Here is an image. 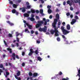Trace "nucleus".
<instances>
[{
    "label": "nucleus",
    "mask_w": 80,
    "mask_h": 80,
    "mask_svg": "<svg viewBox=\"0 0 80 80\" xmlns=\"http://www.w3.org/2000/svg\"><path fill=\"white\" fill-rule=\"evenodd\" d=\"M26 4L27 5H30V4L29 3V2H26Z\"/></svg>",
    "instance_id": "680f3d73"
},
{
    "label": "nucleus",
    "mask_w": 80,
    "mask_h": 80,
    "mask_svg": "<svg viewBox=\"0 0 80 80\" xmlns=\"http://www.w3.org/2000/svg\"><path fill=\"white\" fill-rule=\"evenodd\" d=\"M32 72H29V76H32Z\"/></svg>",
    "instance_id": "c9c22d12"
},
{
    "label": "nucleus",
    "mask_w": 80,
    "mask_h": 80,
    "mask_svg": "<svg viewBox=\"0 0 80 80\" xmlns=\"http://www.w3.org/2000/svg\"><path fill=\"white\" fill-rule=\"evenodd\" d=\"M28 29H27V28H26L25 29V32H28Z\"/></svg>",
    "instance_id": "338daca9"
},
{
    "label": "nucleus",
    "mask_w": 80,
    "mask_h": 80,
    "mask_svg": "<svg viewBox=\"0 0 80 80\" xmlns=\"http://www.w3.org/2000/svg\"><path fill=\"white\" fill-rule=\"evenodd\" d=\"M17 12L16 10L15 9H13L12 10V13H15L16 12Z\"/></svg>",
    "instance_id": "5701e85b"
},
{
    "label": "nucleus",
    "mask_w": 80,
    "mask_h": 80,
    "mask_svg": "<svg viewBox=\"0 0 80 80\" xmlns=\"http://www.w3.org/2000/svg\"><path fill=\"white\" fill-rule=\"evenodd\" d=\"M77 76H78L79 78H80V70L78 71V74H77Z\"/></svg>",
    "instance_id": "cd10ccee"
},
{
    "label": "nucleus",
    "mask_w": 80,
    "mask_h": 80,
    "mask_svg": "<svg viewBox=\"0 0 80 80\" xmlns=\"http://www.w3.org/2000/svg\"><path fill=\"white\" fill-rule=\"evenodd\" d=\"M16 58H17L18 59H19V57H18V55H16Z\"/></svg>",
    "instance_id": "5fc2aeb1"
},
{
    "label": "nucleus",
    "mask_w": 80,
    "mask_h": 80,
    "mask_svg": "<svg viewBox=\"0 0 80 80\" xmlns=\"http://www.w3.org/2000/svg\"><path fill=\"white\" fill-rule=\"evenodd\" d=\"M49 18L51 19V18H52V16L51 15L49 16Z\"/></svg>",
    "instance_id": "0e129e2a"
},
{
    "label": "nucleus",
    "mask_w": 80,
    "mask_h": 80,
    "mask_svg": "<svg viewBox=\"0 0 80 80\" xmlns=\"http://www.w3.org/2000/svg\"><path fill=\"white\" fill-rule=\"evenodd\" d=\"M72 21L75 23V22H77V20L75 19H73L72 20Z\"/></svg>",
    "instance_id": "7c9ffc66"
},
{
    "label": "nucleus",
    "mask_w": 80,
    "mask_h": 80,
    "mask_svg": "<svg viewBox=\"0 0 80 80\" xmlns=\"http://www.w3.org/2000/svg\"><path fill=\"white\" fill-rule=\"evenodd\" d=\"M30 52H32V53H34V51H33V49L32 48H31L30 49Z\"/></svg>",
    "instance_id": "a19ab883"
},
{
    "label": "nucleus",
    "mask_w": 80,
    "mask_h": 80,
    "mask_svg": "<svg viewBox=\"0 0 80 80\" xmlns=\"http://www.w3.org/2000/svg\"><path fill=\"white\" fill-rule=\"evenodd\" d=\"M12 57L13 58V60H15V53H13Z\"/></svg>",
    "instance_id": "2eb2a0df"
},
{
    "label": "nucleus",
    "mask_w": 80,
    "mask_h": 80,
    "mask_svg": "<svg viewBox=\"0 0 80 80\" xmlns=\"http://www.w3.org/2000/svg\"><path fill=\"white\" fill-rule=\"evenodd\" d=\"M25 63L24 62H23L22 63V67H24V66H25Z\"/></svg>",
    "instance_id": "603ef678"
},
{
    "label": "nucleus",
    "mask_w": 80,
    "mask_h": 80,
    "mask_svg": "<svg viewBox=\"0 0 80 80\" xmlns=\"http://www.w3.org/2000/svg\"><path fill=\"white\" fill-rule=\"evenodd\" d=\"M61 29L62 30V33L64 35H67V34H68V33H69L70 32V31L65 29V28L63 26H61Z\"/></svg>",
    "instance_id": "f257e3e1"
},
{
    "label": "nucleus",
    "mask_w": 80,
    "mask_h": 80,
    "mask_svg": "<svg viewBox=\"0 0 80 80\" xmlns=\"http://www.w3.org/2000/svg\"><path fill=\"white\" fill-rule=\"evenodd\" d=\"M36 20H40V18L37 16H36Z\"/></svg>",
    "instance_id": "4c0bfd02"
},
{
    "label": "nucleus",
    "mask_w": 80,
    "mask_h": 80,
    "mask_svg": "<svg viewBox=\"0 0 80 80\" xmlns=\"http://www.w3.org/2000/svg\"><path fill=\"white\" fill-rule=\"evenodd\" d=\"M58 28H60V26H60V25H61V22H59L58 23Z\"/></svg>",
    "instance_id": "473e14b6"
},
{
    "label": "nucleus",
    "mask_w": 80,
    "mask_h": 80,
    "mask_svg": "<svg viewBox=\"0 0 80 80\" xmlns=\"http://www.w3.org/2000/svg\"><path fill=\"white\" fill-rule=\"evenodd\" d=\"M69 79V78H68L67 77L66 78H63L62 80H68Z\"/></svg>",
    "instance_id": "f704fd0d"
},
{
    "label": "nucleus",
    "mask_w": 80,
    "mask_h": 80,
    "mask_svg": "<svg viewBox=\"0 0 80 80\" xmlns=\"http://www.w3.org/2000/svg\"><path fill=\"white\" fill-rule=\"evenodd\" d=\"M8 63L9 66H11V67H12V63Z\"/></svg>",
    "instance_id": "4d7b16f0"
},
{
    "label": "nucleus",
    "mask_w": 80,
    "mask_h": 80,
    "mask_svg": "<svg viewBox=\"0 0 80 80\" xmlns=\"http://www.w3.org/2000/svg\"><path fill=\"white\" fill-rule=\"evenodd\" d=\"M48 13L50 14L52 13V11L51 10V9H48Z\"/></svg>",
    "instance_id": "6ab92c4d"
},
{
    "label": "nucleus",
    "mask_w": 80,
    "mask_h": 80,
    "mask_svg": "<svg viewBox=\"0 0 80 80\" xmlns=\"http://www.w3.org/2000/svg\"><path fill=\"white\" fill-rule=\"evenodd\" d=\"M57 21L58 20L57 19H55L54 20L53 23L52 24V25H56Z\"/></svg>",
    "instance_id": "0eeeda50"
},
{
    "label": "nucleus",
    "mask_w": 80,
    "mask_h": 80,
    "mask_svg": "<svg viewBox=\"0 0 80 80\" xmlns=\"http://www.w3.org/2000/svg\"><path fill=\"white\" fill-rule=\"evenodd\" d=\"M19 10H22V12L23 13H24V12H25V11H26V9H25V7H22L20 8H19Z\"/></svg>",
    "instance_id": "39448f33"
},
{
    "label": "nucleus",
    "mask_w": 80,
    "mask_h": 80,
    "mask_svg": "<svg viewBox=\"0 0 80 80\" xmlns=\"http://www.w3.org/2000/svg\"><path fill=\"white\" fill-rule=\"evenodd\" d=\"M67 30H70V26L69 24H68L67 25Z\"/></svg>",
    "instance_id": "1a4fd4ad"
},
{
    "label": "nucleus",
    "mask_w": 80,
    "mask_h": 80,
    "mask_svg": "<svg viewBox=\"0 0 80 80\" xmlns=\"http://www.w3.org/2000/svg\"><path fill=\"white\" fill-rule=\"evenodd\" d=\"M31 33L32 34H33L34 33V31H33V30H32L31 31Z\"/></svg>",
    "instance_id": "49530a36"
},
{
    "label": "nucleus",
    "mask_w": 80,
    "mask_h": 80,
    "mask_svg": "<svg viewBox=\"0 0 80 80\" xmlns=\"http://www.w3.org/2000/svg\"><path fill=\"white\" fill-rule=\"evenodd\" d=\"M16 13V14L17 15H18V14H19V13H18V12H17L16 11V13Z\"/></svg>",
    "instance_id": "bf43d9fd"
},
{
    "label": "nucleus",
    "mask_w": 80,
    "mask_h": 80,
    "mask_svg": "<svg viewBox=\"0 0 80 80\" xmlns=\"http://www.w3.org/2000/svg\"><path fill=\"white\" fill-rule=\"evenodd\" d=\"M6 75H9V72H6Z\"/></svg>",
    "instance_id": "de8ad7c7"
},
{
    "label": "nucleus",
    "mask_w": 80,
    "mask_h": 80,
    "mask_svg": "<svg viewBox=\"0 0 80 80\" xmlns=\"http://www.w3.org/2000/svg\"><path fill=\"white\" fill-rule=\"evenodd\" d=\"M33 53V52H30L29 53L28 55H29V56H31V55H32Z\"/></svg>",
    "instance_id": "c756f323"
},
{
    "label": "nucleus",
    "mask_w": 80,
    "mask_h": 80,
    "mask_svg": "<svg viewBox=\"0 0 80 80\" xmlns=\"http://www.w3.org/2000/svg\"><path fill=\"white\" fill-rule=\"evenodd\" d=\"M40 0L42 3H44V1H43V0Z\"/></svg>",
    "instance_id": "052dcab7"
},
{
    "label": "nucleus",
    "mask_w": 80,
    "mask_h": 80,
    "mask_svg": "<svg viewBox=\"0 0 80 80\" xmlns=\"http://www.w3.org/2000/svg\"><path fill=\"white\" fill-rule=\"evenodd\" d=\"M50 32L51 34L52 35H53V34H54V33H55V31H54V30H50Z\"/></svg>",
    "instance_id": "f3484780"
},
{
    "label": "nucleus",
    "mask_w": 80,
    "mask_h": 80,
    "mask_svg": "<svg viewBox=\"0 0 80 80\" xmlns=\"http://www.w3.org/2000/svg\"><path fill=\"white\" fill-rule=\"evenodd\" d=\"M47 27L46 26H44V27L42 28H41L38 29V30L40 32H43L44 33L47 32Z\"/></svg>",
    "instance_id": "7ed1b4c3"
},
{
    "label": "nucleus",
    "mask_w": 80,
    "mask_h": 80,
    "mask_svg": "<svg viewBox=\"0 0 80 80\" xmlns=\"http://www.w3.org/2000/svg\"><path fill=\"white\" fill-rule=\"evenodd\" d=\"M25 52H22V56H24V55H25Z\"/></svg>",
    "instance_id": "3c124183"
},
{
    "label": "nucleus",
    "mask_w": 80,
    "mask_h": 80,
    "mask_svg": "<svg viewBox=\"0 0 80 80\" xmlns=\"http://www.w3.org/2000/svg\"><path fill=\"white\" fill-rule=\"evenodd\" d=\"M27 8H25L26 9H27V8L28 9H30V8H31V6L30 5H28L27 6Z\"/></svg>",
    "instance_id": "393cba45"
},
{
    "label": "nucleus",
    "mask_w": 80,
    "mask_h": 80,
    "mask_svg": "<svg viewBox=\"0 0 80 80\" xmlns=\"http://www.w3.org/2000/svg\"><path fill=\"white\" fill-rule=\"evenodd\" d=\"M16 37H18V35H20V33H18V32H16Z\"/></svg>",
    "instance_id": "e433bc0d"
},
{
    "label": "nucleus",
    "mask_w": 80,
    "mask_h": 80,
    "mask_svg": "<svg viewBox=\"0 0 80 80\" xmlns=\"http://www.w3.org/2000/svg\"><path fill=\"white\" fill-rule=\"evenodd\" d=\"M38 75V73H34L33 74V77H37Z\"/></svg>",
    "instance_id": "a211bd4d"
},
{
    "label": "nucleus",
    "mask_w": 80,
    "mask_h": 80,
    "mask_svg": "<svg viewBox=\"0 0 80 80\" xmlns=\"http://www.w3.org/2000/svg\"><path fill=\"white\" fill-rule=\"evenodd\" d=\"M26 24L27 26H28L29 29H32V26L30 25V24L28 23H26Z\"/></svg>",
    "instance_id": "6e6552de"
},
{
    "label": "nucleus",
    "mask_w": 80,
    "mask_h": 80,
    "mask_svg": "<svg viewBox=\"0 0 80 80\" xmlns=\"http://www.w3.org/2000/svg\"><path fill=\"white\" fill-rule=\"evenodd\" d=\"M31 12L30 11H28L27 12L28 13H31Z\"/></svg>",
    "instance_id": "69168bd1"
},
{
    "label": "nucleus",
    "mask_w": 80,
    "mask_h": 80,
    "mask_svg": "<svg viewBox=\"0 0 80 80\" xmlns=\"http://www.w3.org/2000/svg\"><path fill=\"white\" fill-rule=\"evenodd\" d=\"M39 12L40 13H43V9H40L39 11Z\"/></svg>",
    "instance_id": "c85d7f7f"
},
{
    "label": "nucleus",
    "mask_w": 80,
    "mask_h": 80,
    "mask_svg": "<svg viewBox=\"0 0 80 80\" xmlns=\"http://www.w3.org/2000/svg\"><path fill=\"white\" fill-rule=\"evenodd\" d=\"M10 18V17L9 16H8L7 17V20H9V18Z\"/></svg>",
    "instance_id": "8fccbe9b"
},
{
    "label": "nucleus",
    "mask_w": 80,
    "mask_h": 80,
    "mask_svg": "<svg viewBox=\"0 0 80 80\" xmlns=\"http://www.w3.org/2000/svg\"><path fill=\"white\" fill-rule=\"evenodd\" d=\"M66 15H67V16L68 17V16H69L70 15V13H69V12H67L66 13Z\"/></svg>",
    "instance_id": "c03bdc74"
},
{
    "label": "nucleus",
    "mask_w": 80,
    "mask_h": 80,
    "mask_svg": "<svg viewBox=\"0 0 80 80\" xmlns=\"http://www.w3.org/2000/svg\"><path fill=\"white\" fill-rule=\"evenodd\" d=\"M35 53L36 55H37L38 54V50H36L35 52Z\"/></svg>",
    "instance_id": "58836bf2"
},
{
    "label": "nucleus",
    "mask_w": 80,
    "mask_h": 80,
    "mask_svg": "<svg viewBox=\"0 0 80 80\" xmlns=\"http://www.w3.org/2000/svg\"><path fill=\"white\" fill-rule=\"evenodd\" d=\"M31 11L32 13H35V10H34V9H31Z\"/></svg>",
    "instance_id": "aec40b11"
},
{
    "label": "nucleus",
    "mask_w": 80,
    "mask_h": 80,
    "mask_svg": "<svg viewBox=\"0 0 80 80\" xmlns=\"http://www.w3.org/2000/svg\"><path fill=\"white\" fill-rule=\"evenodd\" d=\"M57 40L58 42H60V38L59 37H57Z\"/></svg>",
    "instance_id": "2f4dec72"
},
{
    "label": "nucleus",
    "mask_w": 80,
    "mask_h": 80,
    "mask_svg": "<svg viewBox=\"0 0 80 80\" xmlns=\"http://www.w3.org/2000/svg\"><path fill=\"white\" fill-rule=\"evenodd\" d=\"M11 45H12V47H15V45L13 44H12Z\"/></svg>",
    "instance_id": "774afa93"
},
{
    "label": "nucleus",
    "mask_w": 80,
    "mask_h": 80,
    "mask_svg": "<svg viewBox=\"0 0 80 80\" xmlns=\"http://www.w3.org/2000/svg\"><path fill=\"white\" fill-rule=\"evenodd\" d=\"M3 42L5 45V46L6 47H8V45H7V42H6V41H5L4 40V41H3Z\"/></svg>",
    "instance_id": "bb28decb"
},
{
    "label": "nucleus",
    "mask_w": 80,
    "mask_h": 80,
    "mask_svg": "<svg viewBox=\"0 0 80 80\" xmlns=\"http://www.w3.org/2000/svg\"><path fill=\"white\" fill-rule=\"evenodd\" d=\"M70 10H71L72 11H73V7L72 6H71L70 8Z\"/></svg>",
    "instance_id": "37998d69"
},
{
    "label": "nucleus",
    "mask_w": 80,
    "mask_h": 80,
    "mask_svg": "<svg viewBox=\"0 0 80 80\" xmlns=\"http://www.w3.org/2000/svg\"><path fill=\"white\" fill-rule=\"evenodd\" d=\"M47 21H45L44 22V25H47Z\"/></svg>",
    "instance_id": "a18cd8bd"
},
{
    "label": "nucleus",
    "mask_w": 80,
    "mask_h": 80,
    "mask_svg": "<svg viewBox=\"0 0 80 80\" xmlns=\"http://www.w3.org/2000/svg\"><path fill=\"white\" fill-rule=\"evenodd\" d=\"M0 68H2V70H5V68L3 67V66L2 64H0Z\"/></svg>",
    "instance_id": "9b49d317"
},
{
    "label": "nucleus",
    "mask_w": 80,
    "mask_h": 80,
    "mask_svg": "<svg viewBox=\"0 0 80 80\" xmlns=\"http://www.w3.org/2000/svg\"><path fill=\"white\" fill-rule=\"evenodd\" d=\"M30 15L28 14H27V13H24V16L25 17H28Z\"/></svg>",
    "instance_id": "ddd939ff"
},
{
    "label": "nucleus",
    "mask_w": 80,
    "mask_h": 80,
    "mask_svg": "<svg viewBox=\"0 0 80 80\" xmlns=\"http://www.w3.org/2000/svg\"><path fill=\"white\" fill-rule=\"evenodd\" d=\"M7 22L8 23H9V25H10L11 26H12V25H14L13 23H11L9 21H7Z\"/></svg>",
    "instance_id": "4468645a"
},
{
    "label": "nucleus",
    "mask_w": 80,
    "mask_h": 80,
    "mask_svg": "<svg viewBox=\"0 0 80 80\" xmlns=\"http://www.w3.org/2000/svg\"><path fill=\"white\" fill-rule=\"evenodd\" d=\"M40 27H41L40 25L39 24V23H37L36 25V28H39Z\"/></svg>",
    "instance_id": "dca6fc26"
},
{
    "label": "nucleus",
    "mask_w": 80,
    "mask_h": 80,
    "mask_svg": "<svg viewBox=\"0 0 80 80\" xmlns=\"http://www.w3.org/2000/svg\"><path fill=\"white\" fill-rule=\"evenodd\" d=\"M8 36L9 37H12V34H11L10 33H9L8 34Z\"/></svg>",
    "instance_id": "ea45409f"
},
{
    "label": "nucleus",
    "mask_w": 80,
    "mask_h": 80,
    "mask_svg": "<svg viewBox=\"0 0 80 80\" xmlns=\"http://www.w3.org/2000/svg\"><path fill=\"white\" fill-rule=\"evenodd\" d=\"M47 8H48V9H51V8H52V6L50 5H48L47 7Z\"/></svg>",
    "instance_id": "a878e982"
},
{
    "label": "nucleus",
    "mask_w": 80,
    "mask_h": 80,
    "mask_svg": "<svg viewBox=\"0 0 80 80\" xmlns=\"http://www.w3.org/2000/svg\"><path fill=\"white\" fill-rule=\"evenodd\" d=\"M35 18H30V20H31V21L32 22H33V21H34V20H35Z\"/></svg>",
    "instance_id": "4be33fe9"
},
{
    "label": "nucleus",
    "mask_w": 80,
    "mask_h": 80,
    "mask_svg": "<svg viewBox=\"0 0 80 80\" xmlns=\"http://www.w3.org/2000/svg\"><path fill=\"white\" fill-rule=\"evenodd\" d=\"M56 17L57 19L58 20L60 18V16H59V14L58 13H57L56 15Z\"/></svg>",
    "instance_id": "9d476101"
},
{
    "label": "nucleus",
    "mask_w": 80,
    "mask_h": 80,
    "mask_svg": "<svg viewBox=\"0 0 80 80\" xmlns=\"http://www.w3.org/2000/svg\"><path fill=\"white\" fill-rule=\"evenodd\" d=\"M7 49L8 51H9L10 53H12V49L10 48H8Z\"/></svg>",
    "instance_id": "f8f14e48"
},
{
    "label": "nucleus",
    "mask_w": 80,
    "mask_h": 80,
    "mask_svg": "<svg viewBox=\"0 0 80 80\" xmlns=\"http://www.w3.org/2000/svg\"><path fill=\"white\" fill-rule=\"evenodd\" d=\"M74 1L75 3H78V2L79 1H78V0H74Z\"/></svg>",
    "instance_id": "79ce46f5"
},
{
    "label": "nucleus",
    "mask_w": 80,
    "mask_h": 80,
    "mask_svg": "<svg viewBox=\"0 0 80 80\" xmlns=\"http://www.w3.org/2000/svg\"><path fill=\"white\" fill-rule=\"evenodd\" d=\"M36 12L37 13H39V11L37 10L36 11Z\"/></svg>",
    "instance_id": "864d4df0"
},
{
    "label": "nucleus",
    "mask_w": 80,
    "mask_h": 80,
    "mask_svg": "<svg viewBox=\"0 0 80 80\" xmlns=\"http://www.w3.org/2000/svg\"><path fill=\"white\" fill-rule=\"evenodd\" d=\"M67 4H70V1H68L67 2Z\"/></svg>",
    "instance_id": "e2e57ef3"
},
{
    "label": "nucleus",
    "mask_w": 80,
    "mask_h": 80,
    "mask_svg": "<svg viewBox=\"0 0 80 80\" xmlns=\"http://www.w3.org/2000/svg\"><path fill=\"white\" fill-rule=\"evenodd\" d=\"M75 18L76 19H78V16H75Z\"/></svg>",
    "instance_id": "6e6d98bb"
},
{
    "label": "nucleus",
    "mask_w": 80,
    "mask_h": 80,
    "mask_svg": "<svg viewBox=\"0 0 80 80\" xmlns=\"http://www.w3.org/2000/svg\"><path fill=\"white\" fill-rule=\"evenodd\" d=\"M62 38H63L64 41H65V42H66V44H68V41L66 40H67V38H66L64 35H62Z\"/></svg>",
    "instance_id": "20e7f679"
},
{
    "label": "nucleus",
    "mask_w": 80,
    "mask_h": 80,
    "mask_svg": "<svg viewBox=\"0 0 80 80\" xmlns=\"http://www.w3.org/2000/svg\"><path fill=\"white\" fill-rule=\"evenodd\" d=\"M38 23L41 27V26H42V24L44 23V22L42 21H38Z\"/></svg>",
    "instance_id": "423d86ee"
},
{
    "label": "nucleus",
    "mask_w": 80,
    "mask_h": 80,
    "mask_svg": "<svg viewBox=\"0 0 80 80\" xmlns=\"http://www.w3.org/2000/svg\"><path fill=\"white\" fill-rule=\"evenodd\" d=\"M13 7L14 8H16L17 7V5L15 4H13L12 5Z\"/></svg>",
    "instance_id": "b1692460"
},
{
    "label": "nucleus",
    "mask_w": 80,
    "mask_h": 80,
    "mask_svg": "<svg viewBox=\"0 0 80 80\" xmlns=\"http://www.w3.org/2000/svg\"><path fill=\"white\" fill-rule=\"evenodd\" d=\"M15 77L16 79H18V78L17 75H15Z\"/></svg>",
    "instance_id": "09e8293b"
},
{
    "label": "nucleus",
    "mask_w": 80,
    "mask_h": 80,
    "mask_svg": "<svg viewBox=\"0 0 80 80\" xmlns=\"http://www.w3.org/2000/svg\"><path fill=\"white\" fill-rule=\"evenodd\" d=\"M20 75V72L18 71L17 73V76H19Z\"/></svg>",
    "instance_id": "72a5a7b5"
},
{
    "label": "nucleus",
    "mask_w": 80,
    "mask_h": 80,
    "mask_svg": "<svg viewBox=\"0 0 80 80\" xmlns=\"http://www.w3.org/2000/svg\"><path fill=\"white\" fill-rule=\"evenodd\" d=\"M52 27L54 28V31L55 32V35L56 37H58L59 36V34H58V31L57 30V29L56 28V25H52Z\"/></svg>",
    "instance_id": "f03ea898"
},
{
    "label": "nucleus",
    "mask_w": 80,
    "mask_h": 80,
    "mask_svg": "<svg viewBox=\"0 0 80 80\" xmlns=\"http://www.w3.org/2000/svg\"><path fill=\"white\" fill-rule=\"evenodd\" d=\"M38 60L40 62H41L42 61V58H41L40 57H38Z\"/></svg>",
    "instance_id": "412c9836"
},
{
    "label": "nucleus",
    "mask_w": 80,
    "mask_h": 80,
    "mask_svg": "<svg viewBox=\"0 0 80 80\" xmlns=\"http://www.w3.org/2000/svg\"><path fill=\"white\" fill-rule=\"evenodd\" d=\"M71 25H73V24H74V23H75L72 21V22H71Z\"/></svg>",
    "instance_id": "13d9d810"
}]
</instances>
